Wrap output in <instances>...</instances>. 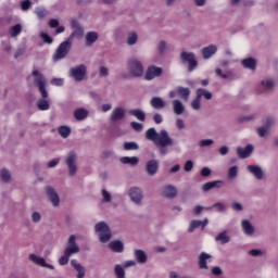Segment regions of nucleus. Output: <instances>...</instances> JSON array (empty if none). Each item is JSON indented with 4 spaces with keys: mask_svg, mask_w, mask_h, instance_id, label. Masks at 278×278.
Wrapping results in <instances>:
<instances>
[{
    "mask_svg": "<svg viewBox=\"0 0 278 278\" xmlns=\"http://www.w3.org/2000/svg\"><path fill=\"white\" fill-rule=\"evenodd\" d=\"M58 164H60V159H53L48 163V168H55Z\"/></svg>",
    "mask_w": 278,
    "mask_h": 278,
    "instance_id": "62",
    "label": "nucleus"
},
{
    "mask_svg": "<svg viewBox=\"0 0 278 278\" xmlns=\"http://www.w3.org/2000/svg\"><path fill=\"white\" fill-rule=\"evenodd\" d=\"M212 188H223V180L210 181L202 186L204 192L212 190Z\"/></svg>",
    "mask_w": 278,
    "mask_h": 278,
    "instance_id": "30",
    "label": "nucleus"
},
{
    "mask_svg": "<svg viewBox=\"0 0 278 278\" xmlns=\"http://www.w3.org/2000/svg\"><path fill=\"white\" fill-rule=\"evenodd\" d=\"M0 177L3 181H10V172L8 169H2L0 172Z\"/></svg>",
    "mask_w": 278,
    "mask_h": 278,
    "instance_id": "55",
    "label": "nucleus"
},
{
    "mask_svg": "<svg viewBox=\"0 0 278 278\" xmlns=\"http://www.w3.org/2000/svg\"><path fill=\"white\" fill-rule=\"evenodd\" d=\"M147 140L155 143L156 147H173L175 144V140L170 138L168 131L162 129L160 132L155 130V128H150L146 131Z\"/></svg>",
    "mask_w": 278,
    "mask_h": 278,
    "instance_id": "2",
    "label": "nucleus"
},
{
    "mask_svg": "<svg viewBox=\"0 0 278 278\" xmlns=\"http://www.w3.org/2000/svg\"><path fill=\"white\" fill-rule=\"evenodd\" d=\"M35 14H37L38 18H45L47 16V11L45 8H38L36 9Z\"/></svg>",
    "mask_w": 278,
    "mask_h": 278,
    "instance_id": "52",
    "label": "nucleus"
},
{
    "mask_svg": "<svg viewBox=\"0 0 278 278\" xmlns=\"http://www.w3.org/2000/svg\"><path fill=\"white\" fill-rule=\"evenodd\" d=\"M184 168H185L186 173H190V170H192V168H194V163L189 160L185 163Z\"/></svg>",
    "mask_w": 278,
    "mask_h": 278,
    "instance_id": "56",
    "label": "nucleus"
},
{
    "mask_svg": "<svg viewBox=\"0 0 278 278\" xmlns=\"http://www.w3.org/2000/svg\"><path fill=\"white\" fill-rule=\"evenodd\" d=\"M119 162L122 164H129V166H136L140 162V159L138 156H124L119 159Z\"/></svg>",
    "mask_w": 278,
    "mask_h": 278,
    "instance_id": "34",
    "label": "nucleus"
},
{
    "mask_svg": "<svg viewBox=\"0 0 278 278\" xmlns=\"http://www.w3.org/2000/svg\"><path fill=\"white\" fill-rule=\"evenodd\" d=\"M135 257L139 264H147V253L144 251L136 250Z\"/></svg>",
    "mask_w": 278,
    "mask_h": 278,
    "instance_id": "39",
    "label": "nucleus"
},
{
    "mask_svg": "<svg viewBox=\"0 0 278 278\" xmlns=\"http://www.w3.org/2000/svg\"><path fill=\"white\" fill-rule=\"evenodd\" d=\"M115 277L116 278H125V268L121 265H115Z\"/></svg>",
    "mask_w": 278,
    "mask_h": 278,
    "instance_id": "45",
    "label": "nucleus"
},
{
    "mask_svg": "<svg viewBox=\"0 0 278 278\" xmlns=\"http://www.w3.org/2000/svg\"><path fill=\"white\" fill-rule=\"evenodd\" d=\"M248 170L255 177V179H258L260 181L264 179V170L258 165H249Z\"/></svg>",
    "mask_w": 278,
    "mask_h": 278,
    "instance_id": "20",
    "label": "nucleus"
},
{
    "mask_svg": "<svg viewBox=\"0 0 278 278\" xmlns=\"http://www.w3.org/2000/svg\"><path fill=\"white\" fill-rule=\"evenodd\" d=\"M39 36H40L41 40H43V42H46L47 45H53V38L51 36H49V34H47L45 31H40Z\"/></svg>",
    "mask_w": 278,
    "mask_h": 278,
    "instance_id": "44",
    "label": "nucleus"
},
{
    "mask_svg": "<svg viewBox=\"0 0 278 278\" xmlns=\"http://www.w3.org/2000/svg\"><path fill=\"white\" fill-rule=\"evenodd\" d=\"M215 75L222 79H233V73L231 71L223 72L220 67L215 70Z\"/></svg>",
    "mask_w": 278,
    "mask_h": 278,
    "instance_id": "33",
    "label": "nucleus"
},
{
    "mask_svg": "<svg viewBox=\"0 0 278 278\" xmlns=\"http://www.w3.org/2000/svg\"><path fill=\"white\" fill-rule=\"evenodd\" d=\"M153 121H154V123H156V125H161V123L164 122V117L162 116V114L156 113L153 116Z\"/></svg>",
    "mask_w": 278,
    "mask_h": 278,
    "instance_id": "59",
    "label": "nucleus"
},
{
    "mask_svg": "<svg viewBox=\"0 0 278 278\" xmlns=\"http://www.w3.org/2000/svg\"><path fill=\"white\" fill-rule=\"evenodd\" d=\"M96 233H98L100 238V242L105 243L110 242L112 239V231H110V226L105 222H100L96 224Z\"/></svg>",
    "mask_w": 278,
    "mask_h": 278,
    "instance_id": "4",
    "label": "nucleus"
},
{
    "mask_svg": "<svg viewBox=\"0 0 278 278\" xmlns=\"http://www.w3.org/2000/svg\"><path fill=\"white\" fill-rule=\"evenodd\" d=\"M126 42H127L128 47H134V45H136V42H138V33H136V31L128 33Z\"/></svg>",
    "mask_w": 278,
    "mask_h": 278,
    "instance_id": "38",
    "label": "nucleus"
},
{
    "mask_svg": "<svg viewBox=\"0 0 278 278\" xmlns=\"http://www.w3.org/2000/svg\"><path fill=\"white\" fill-rule=\"evenodd\" d=\"M162 73H164V70H162V67L151 65L146 71L144 79L147 81H151V80L155 79V77H161Z\"/></svg>",
    "mask_w": 278,
    "mask_h": 278,
    "instance_id": "10",
    "label": "nucleus"
},
{
    "mask_svg": "<svg viewBox=\"0 0 278 278\" xmlns=\"http://www.w3.org/2000/svg\"><path fill=\"white\" fill-rule=\"evenodd\" d=\"M46 192L50 199V203H52V206L60 207V195L55 192V189L48 187Z\"/></svg>",
    "mask_w": 278,
    "mask_h": 278,
    "instance_id": "17",
    "label": "nucleus"
},
{
    "mask_svg": "<svg viewBox=\"0 0 278 278\" xmlns=\"http://www.w3.org/2000/svg\"><path fill=\"white\" fill-rule=\"evenodd\" d=\"M180 58L182 62L189 63V71L192 72V70L198 66L197 59L194 58V53L192 52H181Z\"/></svg>",
    "mask_w": 278,
    "mask_h": 278,
    "instance_id": "14",
    "label": "nucleus"
},
{
    "mask_svg": "<svg viewBox=\"0 0 278 278\" xmlns=\"http://www.w3.org/2000/svg\"><path fill=\"white\" fill-rule=\"evenodd\" d=\"M271 125H275V118L266 117L264 121V126H261L256 129L260 138H266L268 136V131H270Z\"/></svg>",
    "mask_w": 278,
    "mask_h": 278,
    "instance_id": "11",
    "label": "nucleus"
},
{
    "mask_svg": "<svg viewBox=\"0 0 278 278\" xmlns=\"http://www.w3.org/2000/svg\"><path fill=\"white\" fill-rule=\"evenodd\" d=\"M128 113L130 114V116H135V118H137V121H141L142 123H144V121H147V114L144 113V111H142L140 109L129 110Z\"/></svg>",
    "mask_w": 278,
    "mask_h": 278,
    "instance_id": "27",
    "label": "nucleus"
},
{
    "mask_svg": "<svg viewBox=\"0 0 278 278\" xmlns=\"http://www.w3.org/2000/svg\"><path fill=\"white\" fill-rule=\"evenodd\" d=\"M251 153H253V146L252 144H248L245 148H237V155L241 159V160H247V157H249L251 155Z\"/></svg>",
    "mask_w": 278,
    "mask_h": 278,
    "instance_id": "22",
    "label": "nucleus"
},
{
    "mask_svg": "<svg viewBox=\"0 0 278 278\" xmlns=\"http://www.w3.org/2000/svg\"><path fill=\"white\" fill-rule=\"evenodd\" d=\"M58 131L61 138H68L71 136V127L68 126H60Z\"/></svg>",
    "mask_w": 278,
    "mask_h": 278,
    "instance_id": "40",
    "label": "nucleus"
},
{
    "mask_svg": "<svg viewBox=\"0 0 278 278\" xmlns=\"http://www.w3.org/2000/svg\"><path fill=\"white\" fill-rule=\"evenodd\" d=\"M241 229L245 236L253 238L255 236V226L248 219L241 222Z\"/></svg>",
    "mask_w": 278,
    "mask_h": 278,
    "instance_id": "15",
    "label": "nucleus"
},
{
    "mask_svg": "<svg viewBox=\"0 0 278 278\" xmlns=\"http://www.w3.org/2000/svg\"><path fill=\"white\" fill-rule=\"evenodd\" d=\"M159 163L155 160H151L146 164V169L148 175H155V173H157V168H159Z\"/></svg>",
    "mask_w": 278,
    "mask_h": 278,
    "instance_id": "29",
    "label": "nucleus"
},
{
    "mask_svg": "<svg viewBox=\"0 0 278 278\" xmlns=\"http://www.w3.org/2000/svg\"><path fill=\"white\" fill-rule=\"evenodd\" d=\"M109 248L114 251V253H123L125 245L121 241H111Z\"/></svg>",
    "mask_w": 278,
    "mask_h": 278,
    "instance_id": "32",
    "label": "nucleus"
},
{
    "mask_svg": "<svg viewBox=\"0 0 278 278\" xmlns=\"http://www.w3.org/2000/svg\"><path fill=\"white\" fill-rule=\"evenodd\" d=\"M41 218H42V216H41L40 213H38V212H34V213L31 214V220H33V223H40Z\"/></svg>",
    "mask_w": 278,
    "mask_h": 278,
    "instance_id": "60",
    "label": "nucleus"
},
{
    "mask_svg": "<svg viewBox=\"0 0 278 278\" xmlns=\"http://www.w3.org/2000/svg\"><path fill=\"white\" fill-rule=\"evenodd\" d=\"M71 256H72L71 254H67L64 251V255L59 258L60 266H66V264H68V261L71 260Z\"/></svg>",
    "mask_w": 278,
    "mask_h": 278,
    "instance_id": "46",
    "label": "nucleus"
},
{
    "mask_svg": "<svg viewBox=\"0 0 278 278\" xmlns=\"http://www.w3.org/2000/svg\"><path fill=\"white\" fill-rule=\"evenodd\" d=\"M125 151H136L138 149V143L136 142H125L124 143Z\"/></svg>",
    "mask_w": 278,
    "mask_h": 278,
    "instance_id": "49",
    "label": "nucleus"
},
{
    "mask_svg": "<svg viewBox=\"0 0 278 278\" xmlns=\"http://www.w3.org/2000/svg\"><path fill=\"white\" fill-rule=\"evenodd\" d=\"M242 66L244 68H250V71H255V66H257V61L253 58H248L242 61Z\"/></svg>",
    "mask_w": 278,
    "mask_h": 278,
    "instance_id": "35",
    "label": "nucleus"
},
{
    "mask_svg": "<svg viewBox=\"0 0 278 278\" xmlns=\"http://www.w3.org/2000/svg\"><path fill=\"white\" fill-rule=\"evenodd\" d=\"M99 75L100 77H108V75H110V70H108V67L105 66H101L99 71Z\"/></svg>",
    "mask_w": 278,
    "mask_h": 278,
    "instance_id": "57",
    "label": "nucleus"
},
{
    "mask_svg": "<svg viewBox=\"0 0 278 278\" xmlns=\"http://www.w3.org/2000/svg\"><path fill=\"white\" fill-rule=\"evenodd\" d=\"M126 70L130 77H142L144 75L142 62L136 58H131L126 62Z\"/></svg>",
    "mask_w": 278,
    "mask_h": 278,
    "instance_id": "3",
    "label": "nucleus"
},
{
    "mask_svg": "<svg viewBox=\"0 0 278 278\" xmlns=\"http://www.w3.org/2000/svg\"><path fill=\"white\" fill-rule=\"evenodd\" d=\"M71 47H73V42L70 39L63 41L59 46V48L56 49L53 55L54 62H58V60H64V56L68 55V51H71Z\"/></svg>",
    "mask_w": 278,
    "mask_h": 278,
    "instance_id": "6",
    "label": "nucleus"
},
{
    "mask_svg": "<svg viewBox=\"0 0 278 278\" xmlns=\"http://www.w3.org/2000/svg\"><path fill=\"white\" fill-rule=\"evenodd\" d=\"M99 40V33L88 31L85 36L86 47H92Z\"/></svg>",
    "mask_w": 278,
    "mask_h": 278,
    "instance_id": "24",
    "label": "nucleus"
},
{
    "mask_svg": "<svg viewBox=\"0 0 278 278\" xmlns=\"http://www.w3.org/2000/svg\"><path fill=\"white\" fill-rule=\"evenodd\" d=\"M197 97L201 99V97H204L207 101L212 99V92L205 90V89H198L197 90Z\"/></svg>",
    "mask_w": 278,
    "mask_h": 278,
    "instance_id": "42",
    "label": "nucleus"
},
{
    "mask_svg": "<svg viewBox=\"0 0 278 278\" xmlns=\"http://www.w3.org/2000/svg\"><path fill=\"white\" fill-rule=\"evenodd\" d=\"M86 65L80 64L76 67L71 68V75L75 81H84V77H86Z\"/></svg>",
    "mask_w": 278,
    "mask_h": 278,
    "instance_id": "9",
    "label": "nucleus"
},
{
    "mask_svg": "<svg viewBox=\"0 0 278 278\" xmlns=\"http://www.w3.org/2000/svg\"><path fill=\"white\" fill-rule=\"evenodd\" d=\"M163 194L167 199H174V197H177V189L174 186L168 185L164 187Z\"/></svg>",
    "mask_w": 278,
    "mask_h": 278,
    "instance_id": "31",
    "label": "nucleus"
},
{
    "mask_svg": "<svg viewBox=\"0 0 278 278\" xmlns=\"http://www.w3.org/2000/svg\"><path fill=\"white\" fill-rule=\"evenodd\" d=\"M191 108H192V110H201V99L198 98V96H197V99H194L191 102Z\"/></svg>",
    "mask_w": 278,
    "mask_h": 278,
    "instance_id": "53",
    "label": "nucleus"
},
{
    "mask_svg": "<svg viewBox=\"0 0 278 278\" xmlns=\"http://www.w3.org/2000/svg\"><path fill=\"white\" fill-rule=\"evenodd\" d=\"M261 93L268 94L273 92V88H275V79L273 78H264L260 85Z\"/></svg>",
    "mask_w": 278,
    "mask_h": 278,
    "instance_id": "13",
    "label": "nucleus"
},
{
    "mask_svg": "<svg viewBox=\"0 0 278 278\" xmlns=\"http://www.w3.org/2000/svg\"><path fill=\"white\" fill-rule=\"evenodd\" d=\"M75 36H77V38H81L84 36V28H75V30L70 35L67 40L73 42V38H75Z\"/></svg>",
    "mask_w": 278,
    "mask_h": 278,
    "instance_id": "43",
    "label": "nucleus"
},
{
    "mask_svg": "<svg viewBox=\"0 0 278 278\" xmlns=\"http://www.w3.org/2000/svg\"><path fill=\"white\" fill-rule=\"evenodd\" d=\"M230 240H231V237H229L228 230H224L215 237V241L219 242L220 244H227L230 242Z\"/></svg>",
    "mask_w": 278,
    "mask_h": 278,
    "instance_id": "25",
    "label": "nucleus"
},
{
    "mask_svg": "<svg viewBox=\"0 0 278 278\" xmlns=\"http://www.w3.org/2000/svg\"><path fill=\"white\" fill-rule=\"evenodd\" d=\"M208 223H210V220L207 218H204L203 220L193 219L190 222L188 231H189V233H192V232H194V229H199V227H201V229H205V227H207Z\"/></svg>",
    "mask_w": 278,
    "mask_h": 278,
    "instance_id": "16",
    "label": "nucleus"
},
{
    "mask_svg": "<svg viewBox=\"0 0 278 278\" xmlns=\"http://www.w3.org/2000/svg\"><path fill=\"white\" fill-rule=\"evenodd\" d=\"M102 197L104 203H110V201H112V194H110L105 189L102 190Z\"/></svg>",
    "mask_w": 278,
    "mask_h": 278,
    "instance_id": "54",
    "label": "nucleus"
},
{
    "mask_svg": "<svg viewBox=\"0 0 278 278\" xmlns=\"http://www.w3.org/2000/svg\"><path fill=\"white\" fill-rule=\"evenodd\" d=\"M128 197L135 205H142V199H144V194L142 193V189L139 187H131L128 190Z\"/></svg>",
    "mask_w": 278,
    "mask_h": 278,
    "instance_id": "7",
    "label": "nucleus"
},
{
    "mask_svg": "<svg viewBox=\"0 0 278 278\" xmlns=\"http://www.w3.org/2000/svg\"><path fill=\"white\" fill-rule=\"evenodd\" d=\"M79 244H77V237L75 235H71L67 239V245L64 249V252L67 253V255H75L79 253Z\"/></svg>",
    "mask_w": 278,
    "mask_h": 278,
    "instance_id": "8",
    "label": "nucleus"
},
{
    "mask_svg": "<svg viewBox=\"0 0 278 278\" xmlns=\"http://www.w3.org/2000/svg\"><path fill=\"white\" fill-rule=\"evenodd\" d=\"M33 77L34 84L37 85L42 98L37 101V108L41 112H47V110L51 108L49 100H47L49 98V92H47V79L45 78V75H42V73H40L38 70L33 71Z\"/></svg>",
    "mask_w": 278,
    "mask_h": 278,
    "instance_id": "1",
    "label": "nucleus"
},
{
    "mask_svg": "<svg viewBox=\"0 0 278 278\" xmlns=\"http://www.w3.org/2000/svg\"><path fill=\"white\" fill-rule=\"evenodd\" d=\"M29 261L36 266H41V268H49L50 270H54L55 267L45 260V257L38 256L36 254H29Z\"/></svg>",
    "mask_w": 278,
    "mask_h": 278,
    "instance_id": "12",
    "label": "nucleus"
},
{
    "mask_svg": "<svg viewBox=\"0 0 278 278\" xmlns=\"http://www.w3.org/2000/svg\"><path fill=\"white\" fill-rule=\"evenodd\" d=\"M210 260H212V255H210L208 253L202 252L199 255V261H198V266L201 270H207V262H210Z\"/></svg>",
    "mask_w": 278,
    "mask_h": 278,
    "instance_id": "19",
    "label": "nucleus"
},
{
    "mask_svg": "<svg viewBox=\"0 0 278 278\" xmlns=\"http://www.w3.org/2000/svg\"><path fill=\"white\" fill-rule=\"evenodd\" d=\"M214 144V140L212 139H202L199 141V148L203 149L205 147H212Z\"/></svg>",
    "mask_w": 278,
    "mask_h": 278,
    "instance_id": "47",
    "label": "nucleus"
},
{
    "mask_svg": "<svg viewBox=\"0 0 278 278\" xmlns=\"http://www.w3.org/2000/svg\"><path fill=\"white\" fill-rule=\"evenodd\" d=\"M65 164L68 168L70 176L75 177V175H77V152H75V150L67 153Z\"/></svg>",
    "mask_w": 278,
    "mask_h": 278,
    "instance_id": "5",
    "label": "nucleus"
},
{
    "mask_svg": "<svg viewBox=\"0 0 278 278\" xmlns=\"http://www.w3.org/2000/svg\"><path fill=\"white\" fill-rule=\"evenodd\" d=\"M238 177V166H232L228 169V179H236Z\"/></svg>",
    "mask_w": 278,
    "mask_h": 278,
    "instance_id": "48",
    "label": "nucleus"
},
{
    "mask_svg": "<svg viewBox=\"0 0 278 278\" xmlns=\"http://www.w3.org/2000/svg\"><path fill=\"white\" fill-rule=\"evenodd\" d=\"M71 265L73 266L74 270L77 273L76 278H85L86 277V267L78 263L77 260H72Z\"/></svg>",
    "mask_w": 278,
    "mask_h": 278,
    "instance_id": "18",
    "label": "nucleus"
},
{
    "mask_svg": "<svg viewBox=\"0 0 278 278\" xmlns=\"http://www.w3.org/2000/svg\"><path fill=\"white\" fill-rule=\"evenodd\" d=\"M52 86H64L63 78H52L51 81Z\"/></svg>",
    "mask_w": 278,
    "mask_h": 278,
    "instance_id": "58",
    "label": "nucleus"
},
{
    "mask_svg": "<svg viewBox=\"0 0 278 278\" xmlns=\"http://www.w3.org/2000/svg\"><path fill=\"white\" fill-rule=\"evenodd\" d=\"M150 105H152L154 110H163V108H166V102L160 97H154L151 99Z\"/></svg>",
    "mask_w": 278,
    "mask_h": 278,
    "instance_id": "28",
    "label": "nucleus"
},
{
    "mask_svg": "<svg viewBox=\"0 0 278 278\" xmlns=\"http://www.w3.org/2000/svg\"><path fill=\"white\" fill-rule=\"evenodd\" d=\"M126 112L127 111H125V109L121 106L115 108L111 113V121H113V123H116L117 121H123V118H125Z\"/></svg>",
    "mask_w": 278,
    "mask_h": 278,
    "instance_id": "21",
    "label": "nucleus"
},
{
    "mask_svg": "<svg viewBox=\"0 0 278 278\" xmlns=\"http://www.w3.org/2000/svg\"><path fill=\"white\" fill-rule=\"evenodd\" d=\"M213 207H216L217 212H225V204L222 202L215 203Z\"/></svg>",
    "mask_w": 278,
    "mask_h": 278,
    "instance_id": "63",
    "label": "nucleus"
},
{
    "mask_svg": "<svg viewBox=\"0 0 278 278\" xmlns=\"http://www.w3.org/2000/svg\"><path fill=\"white\" fill-rule=\"evenodd\" d=\"M249 254L252 257H262V255H264V251H262L260 249H253V250H250Z\"/></svg>",
    "mask_w": 278,
    "mask_h": 278,
    "instance_id": "51",
    "label": "nucleus"
},
{
    "mask_svg": "<svg viewBox=\"0 0 278 278\" xmlns=\"http://www.w3.org/2000/svg\"><path fill=\"white\" fill-rule=\"evenodd\" d=\"M176 92L179 94V97H181V99H184V101H188L190 98V89L188 88L177 87Z\"/></svg>",
    "mask_w": 278,
    "mask_h": 278,
    "instance_id": "37",
    "label": "nucleus"
},
{
    "mask_svg": "<svg viewBox=\"0 0 278 278\" xmlns=\"http://www.w3.org/2000/svg\"><path fill=\"white\" fill-rule=\"evenodd\" d=\"M110 110H112V104L111 103H105V104H102L101 106V112H110Z\"/></svg>",
    "mask_w": 278,
    "mask_h": 278,
    "instance_id": "64",
    "label": "nucleus"
},
{
    "mask_svg": "<svg viewBox=\"0 0 278 278\" xmlns=\"http://www.w3.org/2000/svg\"><path fill=\"white\" fill-rule=\"evenodd\" d=\"M74 118H76V121H84L85 118H88V110H86V109L75 110Z\"/></svg>",
    "mask_w": 278,
    "mask_h": 278,
    "instance_id": "36",
    "label": "nucleus"
},
{
    "mask_svg": "<svg viewBox=\"0 0 278 278\" xmlns=\"http://www.w3.org/2000/svg\"><path fill=\"white\" fill-rule=\"evenodd\" d=\"M130 127H131L135 131H142V129H144V125H142L141 123H138V122H131V123H130Z\"/></svg>",
    "mask_w": 278,
    "mask_h": 278,
    "instance_id": "50",
    "label": "nucleus"
},
{
    "mask_svg": "<svg viewBox=\"0 0 278 278\" xmlns=\"http://www.w3.org/2000/svg\"><path fill=\"white\" fill-rule=\"evenodd\" d=\"M22 31H23V26L21 24L12 26L10 29V34L12 38H16V36H18V34H21Z\"/></svg>",
    "mask_w": 278,
    "mask_h": 278,
    "instance_id": "41",
    "label": "nucleus"
},
{
    "mask_svg": "<svg viewBox=\"0 0 278 278\" xmlns=\"http://www.w3.org/2000/svg\"><path fill=\"white\" fill-rule=\"evenodd\" d=\"M172 105H173L174 113L177 116H181V114L186 112V106L179 100H173Z\"/></svg>",
    "mask_w": 278,
    "mask_h": 278,
    "instance_id": "26",
    "label": "nucleus"
},
{
    "mask_svg": "<svg viewBox=\"0 0 278 278\" xmlns=\"http://www.w3.org/2000/svg\"><path fill=\"white\" fill-rule=\"evenodd\" d=\"M231 207L235 212H242L243 210L242 204H240V202H233L231 204Z\"/></svg>",
    "mask_w": 278,
    "mask_h": 278,
    "instance_id": "61",
    "label": "nucleus"
},
{
    "mask_svg": "<svg viewBox=\"0 0 278 278\" xmlns=\"http://www.w3.org/2000/svg\"><path fill=\"white\" fill-rule=\"evenodd\" d=\"M216 51H218V48L215 45H211L207 46L205 48L202 49V58L204 60H210V58H212V55H214L216 53Z\"/></svg>",
    "mask_w": 278,
    "mask_h": 278,
    "instance_id": "23",
    "label": "nucleus"
}]
</instances>
